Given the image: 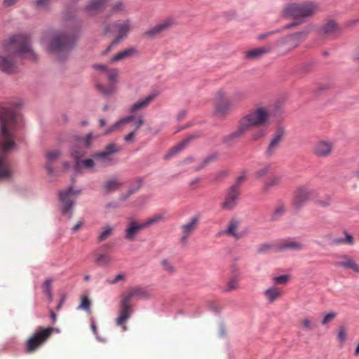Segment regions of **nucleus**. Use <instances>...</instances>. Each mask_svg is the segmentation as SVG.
<instances>
[{
  "instance_id": "nucleus-29",
  "label": "nucleus",
  "mask_w": 359,
  "mask_h": 359,
  "mask_svg": "<svg viewBox=\"0 0 359 359\" xmlns=\"http://www.w3.org/2000/svg\"><path fill=\"white\" fill-rule=\"evenodd\" d=\"M286 212V206L285 204L283 201H278L271 215V221H278L279 220L285 213Z\"/></svg>"
},
{
  "instance_id": "nucleus-43",
  "label": "nucleus",
  "mask_w": 359,
  "mask_h": 359,
  "mask_svg": "<svg viewBox=\"0 0 359 359\" xmlns=\"http://www.w3.org/2000/svg\"><path fill=\"white\" fill-rule=\"evenodd\" d=\"M353 243H354L353 237L351 234L347 233L346 231L345 232L344 238H342V237L337 238H334L332 240V243L335 244V245H339V244H342V243L352 245V244H353Z\"/></svg>"
},
{
  "instance_id": "nucleus-31",
  "label": "nucleus",
  "mask_w": 359,
  "mask_h": 359,
  "mask_svg": "<svg viewBox=\"0 0 359 359\" xmlns=\"http://www.w3.org/2000/svg\"><path fill=\"white\" fill-rule=\"evenodd\" d=\"M241 276L239 273L230 274L226 283V292L237 290L239 286Z\"/></svg>"
},
{
  "instance_id": "nucleus-42",
  "label": "nucleus",
  "mask_w": 359,
  "mask_h": 359,
  "mask_svg": "<svg viewBox=\"0 0 359 359\" xmlns=\"http://www.w3.org/2000/svg\"><path fill=\"white\" fill-rule=\"evenodd\" d=\"M161 265L163 270L169 275L175 273L176 269L174 264L168 259H163L161 261Z\"/></svg>"
},
{
  "instance_id": "nucleus-19",
  "label": "nucleus",
  "mask_w": 359,
  "mask_h": 359,
  "mask_svg": "<svg viewBox=\"0 0 359 359\" xmlns=\"http://www.w3.org/2000/svg\"><path fill=\"white\" fill-rule=\"evenodd\" d=\"M198 222V217H193L186 224L181 226L182 236L180 238V243L182 245H187L189 238L192 235L194 231L196 229L197 224Z\"/></svg>"
},
{
  "instance_id": "nucleus-5",
  "label": "nucleus",
  "mask_w": 359,
  "mask_h": 359,
  "mask_svg": "<svg viewBox=\"0 0 359 359\" xmlns=\"http://www.w3.org/2000/svg\"><path fill=\"white\" fill-rule=\"evenodd\" d=\"M269 113L264 107H257L251 109L248 114L239 121L238 129L231 133L228 140L238 137L244 135L253 126H259L265 124L269 119Z\"/></svg>"
},
{
  "instance_id": "nucleus-6",
  "label": "nucleus",
  "mask_w": 359,
  "mask_h": 359,
  "mask_svg": "<svg viewBox=\"0 0 359 359\" xmlns=\"http://www.w3.org/2000/svg\"><path fill=\"white\" fill-rule=\"evenodd\" d=\"M318 10L317 4L314 2H304L300 4H290L287 5L283 11L285 17L292 18L294 20L285 26L287 29L301 25L303 19L314 15Z\"/></svg>"
},
{
  "instance_id": "nucleus-1",
  "label": "nucleus",
  "mask_w": 359,
  "mask_h": 359,
  "mask_svg": "<svg viewBox=\"0 0 359 359\" xmlns=\"http://www.w3.org/2000/svg\"><path fill=\"white\" fill-rule=\"evenodd\" d=\"M81 26V20L73 21L64 29L48 32L41 41L48 53L55 55L59 61H64L76 47Z\"/></svg>"
},
{
  "instance_id": "nucleus-8",
  "label": "nucleus",
  "mask_w": 359,
  "mask_h": 359,
  "mask_svg": "<svg viewBox=\"0 0 359 359\" xmlns=\"http://www.w3.org/2000/svg\"><path fill=\"white\" fill-rule=\"evenodd\" d=\"M246 177V172H243L240 176L236 177L235 182L226 191V210H233L238 204L241 198V185Z\"/></svg>"
},
{
  "instance_id": "nucleus-44",
  "label": "nucleus",
  "mask_w": 359,
  "mask_h": 359,
  "mask_svg": "<svg viewBox=\"0 0 359 359\" xmlns=\"http://www.w3.org/2000/svg\"><path fill=\"white\" fill-rule=\"evenodd\" d=\"M202 136V133L201 132H196L189 135L187 138H185L182 142L179 144L182 147V149H184L191 141L199 138Z\"/></svg>"
},
{
  "instance_id": "nucleus-54",
  "label": "nucleus",
  "mask_w": 359,
  "mask_h": 359,
  "mask_svg": "<svg viewBox=\"0 0 359 359\" xmlns=\"http://www.w3.org/2000/svg\"><path fill=\"white\" fill-rule=\"evenodd\" d=\"M310 32L311 29L309 28H306L301 32L293 34V38H298L302 43L308 36Z\"/></svg>"
},
{
  "instance_id": "nucleus-28",
  "label": "nucleus",
  "mask_w": 359,
  "mask_h": 359,
  "mask_svg": "<svg viewBox=\"0 0 359 359\" xmlns=\"http://www.w3.org/2000/svg\"><path fill=\"white\" fill-rule=\"evenodd\" d=\"M114 230V226L109 224H105L104 226L101 227L100 231L97 237V242L102 243L107 240L113 235Z\"/></svg>"
},
{
  "instance_id": "nucleus-10",
  "label": "nucleus",
  "mask_w": 359,
  "mask_h": 359,
  "mask_svg": "<svg viewBox=\"0 0 359 359\" xmlns=\"http://www.w3.org/2000/svg\"><path fill=\"white\" fill-rule=\"evenodd\" d=\"M135 120V129L124 137V140L126 142H133L136 132L144 124V119L142 116H139L137 118H136L134 115H128L123 117V118L120 119L119 121H116L114 124L111 126L109 128H107L104 132V135H108L114 130H118L119 128L125 126L126 123L133 121Z\"/></svg>"
},
{
  "instance_id": "nucleus-50",
  "label": "nucleus",
  "mask_w": 359,
  "mask_h": 359,
  "mask_svg": "<svg viewBox=\"0 0 359 359\" xmlns=\"http://www.w3.org/2000/svg\"><path fill=\"white\" fill-rule=\"evenodd\" d=\"M118 74V70L117 69H109L107 72V76L109 81L111 83H116Z\"/></svg>"
},
{
  "instance_id": "nucleus-53",
  "label": "nucleus",
  "mask_w": 359,
  "mask_h": 359,
  "mask_svg": "<svg viewBox=\"0 0 359 359\" xmlns=\"http://www.w3.org/2000/svg\"><path fill=\"white\" fill-rule=\"evenodd\" d=\"M97 90L104 95H109L114 93V88L112 86L105 87L102 84H97Z\"/></svg>"
},
{
  "instance_id": "nucleus-4",
  "label": "nucleus",
  "mask_w": 359,
  "mask_h": 359,
  "mask_svg": "<svg viewBox=\"0 0 359 359\" xmlns=\"http://www.w3.org/2000/svg\"><path fill=\"white\" fill-rule=\"evenodd\" d=\"M151 294L146 288L140 286L128 288L121 294L120 301V314L116 319L117 326H123V330H126L125 323L133 313L131 302L133 299H148Z\"/></svg>"
},
{
  "instance_id": "nucleus-58",
  "label": "nucleus",
  "mask_w": 359,
  "mask_h": 359,
  "mask_svg": "<svg viewBox=\"0 0 359 359\" xmlns=\"http://www.w3.org/2000/svg\"><path fill=\"white\" fill-rule=\"evenodd\" d=\"M60 156V151H58V150H53V151H48L46 154V157L48 159V161H51L55 160Z\"/></svg>"
},
{
  "instance_id": "nucleus-59",
  "label": "nucleus",
  "mask_w": 359,
  "mask_h": 359,
  "mask_svg": "<svg viewBox=\"0 0 359 359\" xmlns=\"http://www.w3.org/2000/svg\"><path fill=\"white\" fill-rule=\"evenodd\" d=\"M289 276L287 275H281L273 278V282L277 285H283L287 282Z\"/></svg>"
},
{
  "instance_id": "nucleus-16",
  "label": "nucleus",
  "mask_w": 359,
  "mask_h": 359,
  "mask_svg": "<svg viewBox=\"0 0 359 359\" xmlns=\"http://www.w3.org/2000/svg\"><path fill=\"white\" fill-rule=\"evenodd\" d=\"M284 135V128L279 127L273 135V137L265 151V155L267 158H271L275 154L276 151L280 147V142H282Z\"/></svg>"
},
{
  "instance_id": "nucleus-14",
  "label": "nucleus",
  "mask_w": 359,
  "mask_h": 359,
  "mask_svg": "<svg viewBox=\"0 0 359 359\" xmlns=\"http://www.w3.org/2000/svg\"><path fill=\"white\" fill-rule=\"evenodd\" d=\"M313 194V191L305 187H301L297 189L292 201V206L295 210H300L308 203Z\"/></svg>"
},
{
  "instance_id": "nucleus-34",
  "label": "nucleus",
  "mask_w": 359,
  "mask_h": 359,
  "mask_svg": "<svg viewBox=\"0 0 359 359\" xmlns=\"http://www.w3.org/2000/svg\"><path fill=\"white\" fill-rule=\"evenodd\" d=\"M264 295L268 302L271 303L280 297L281 290L275 287H271L264 292Z\"/></svg>"
},
{
  "instance_id": "nucleus-18",
  "label": "nucleus",
  "mask_w": 359,
  "mask_h": 359,
  "mask_svg": "<svg viewBox=\"0 0 359 359\" xmlns=\"http://www.w3.org/2000/svg\"><path fill=\"white\" fill-rule=\"evenodd\" d=\"M144 229L146 228L143 222L137 223L135 219L129 218L125 229V239L129 241H134L139 232Z\"/></svg>"
},
{
  "instance_id": "nucleus-13",
  "label": "nucleus",
  "mask_w": 359,
  "mask_h": 359,
  "mask_svg": "<svg viewBox=\"0 0 359 359\" xmlns=\"http://www.w3.org/2000/svg\"><path fill=\"white\" fill-rule=\"evenodd\" d=\"M121 149L114 143L107 145L102 151L95 153L92 157L95 160H100L104 165H109L114 163L112 154L120 152Z\"/></svg>"
},
{
  "instance_id": "nucleus-15",
  "label": "nucleus",
  "mask_w": 359,
  "mask_h": 359,
  "mask_svg": "<svg viewBox=\"0 0 359 359\" xmlns=\"http://www.w3.org/2000/svg\"><path fill=\"white\" fill-rule=\"evenodd\" d=\"M113 27L118 34L114 39V43H118L122 39L127 37L129 32L132 30V22L130 19L115 22L113 24Z\"/></svg>"
},
{
  "instance_id": "nucleus-26",
  "label": "nucleus",
  "mask_w": 359,
  "mask_h": 359,
  "mask_svg": "<svg viewBox=\"0 0 359 359\" xmlns=\"http://www.w3.org/2000/svg\"><path fill=\"white\" fill-rule=\"evenodd\" d=\"M271 51V47L269 46L254 48L246 51L245 53V57L248 60H258Z\"/></svg>"
},
{
  "instance_id": "nucleus-3",
  "label": "nucleus",
  "mask_w": 359,
  "mask_h": 359,
  "mask_svg": "<svg viewBox=\"0 0 359 359\" xmlns=\"http://www.w3.org/2000/svg\"><path fill=\"white\" fill-rule=\"evenodd\" d=\"M16 103H8L0 107V133L3 139L1 149L4 152L11 151L15 146L14 133L16 130V116L14 107Z\"/></svg>"
},
{
  "instance_id": "nucleus-22",
  "label": "nucleus",
  "mask_w": 359,
  "mask_h": 359,
  "mask_svg": "<svg viewBox=\"0 0 359 359\" xmlns=\"http://www.w3.org/2000/svg\"><path fill=\"white\" fill-rule=\"evenodd\" d=\"M109 0H91L83 8V11L89 15H95L102 10Z\"/></svg>"
},
{
  "instance_id": "nucleus-12",
  "label": "nucleus",
  "mask_w": 359,
  "mask_h": 359,
  "mask_svg": "<svg viewBox=\"0 0 359 359\" xmlns=\"http://www.w3.org/2000/svg\"><path fill=\"white\" fill-rule=\"evenodd\" d=\"M175 20L173 18L169 17L162 20L161 22L156 24L147 30L143 36L147 39H154L159 36L163 32L168 31L172 26L175 25Z\"/></svg>"
},
{
  "instance_id": "nucleus-48",
  "label": "nucleus",
  "mask_w": 359,
  "mask_h": 359,
  "mask_svg": "<svg viewBox=\"0 0 359 359\" xmlns=\"http://www.w3.org/2000/svg\"><path fill=\"white\" fill-rule=\"evenodd\" d=\"M90 306H91V303H90V299L86 296H84V297H81V304L79 306L78 309L84 310L87 312H90Z\"/></svg>"
},
{
  "instance_id": "nucleus-64",
  "label": "nucleus",
  "mask_w": 359,
  "mask_h": 359,
  "mask_svg": "<svg viewBox=\"0 0 359 359\" xmlns=\"http://www.w3.org/2000/svg\"><path fill=\"white\" fill-rule=\"evenodd\" d=\"M19 0H4L3 1V6L4 8H8L15 5Z\"/></svg>"
},
{
  "instance_id": "nucleus-40",
  "label": "nucleus",
  "mask_w": 359,
  "mask_h": 359,
  "mask_svg": "<svg viewBox=\"0 0 359 359\" xmlns=\"http://www.w3.org/2000/svg\"><path fill=\"white\" fill-rule=\"evenodd\" d=\"M53 279L46 278L43 283L42 284V288L43 294L48 298L50 301L53 299V294H52V283Z\"/></svg>"
},
{
  "instance_id": "nucleus-24",
  "label": "nucleus",
  "mask_w": 359,
  "mask_h": 359,
  "mask_svg": "<svg viewBox=\"0 0 359 359\" xmlns=\"http://www.w3.org/2000/svg\"><path fill=\"white\" fill-rule=\"evenodd\" d=\"M156 97V93H151L146 97L136 102L133 105H131L129 109L130 113L133 114L137 111H140L147 108Z\"/></svg>"
},
{
  "instance_id": "nucleus-20",
  "label": "nucleus",
  "mask_w": 359,
  "mask_h": 359,
  "mask_svg": "<svg viewBox=\"0 0 359 359\" xmlns=\"http://www.w3.org/2000/svg\"><path fill=\"white\" fill-rule=\"evenodd\" d=\"M334 144L330 141L320 140L313 147V154L321 158L329 156L332 154Z\"/></svg>"
},
{
  "instance_id": "nucleus-49",
  "label": "nucleus",
  "mask_w": 359,
  "mask_h": 359,
  "mask_svg": "<svg viewBox=\"0 0 359 359\" xmlns=\"http://www.w3.org/2000/svg\"><path fill=\"white\" fill-rule=\"evenodd\" d=\"M302 323L305 330L311 331L316 327V324L308 318L303 319Z\"/></svg>"
},
{
  "instance_id": "nucleus-41",
  "label": "nucleus",
  "mask_w": 359,
  "mask_h": 359,
  "mask_svg": "<svg viewBox=\"0 0 359 359\" xmlns=\"http://www.w3.org/2000/svg\"><path fill=\"white\" fill-rule=\"evenodd\" d=\"M86 147L81 148L78 146H74L72 150V156L74 160V162L79 161L86 154Z\"/></svg>"
},
{
  "instance_id": "nucleus-9",
  "label": "nucleus",
  "mask_w": 359,
  "mask_h": 359,
  "mask_svg": "<svg viewBox=\"0 0 359 359\" xmlns=\"http://www.w3.org/2000/svg\"><path fill=\"white\" fill-rule=\"evenodd\" d=\"M81 194V190L73 189L72 186L63 191L58 192L59 198L62 203V213L67 215L68 219L72 217V209L77 196Z\"/></svg>"
},
{
  "instance_id": "nucleus-60",
  "label": "nucleus",
  "mask_w": 359,
  "mask_h": 359,
  "mask_svg": "<svg viewBox=\"0 0 359 359\" xmlns=\"http://www.w3.org/2000/svg\"><path fill=\"white\" fill-rule=\"evenodd\" d=\"M278 32H279V30L276 29V30L262 33V34L257 35V39L259 41H264V40L266 39L268 37H269Z\"/></svg>"
},
{
  "instance_id": "nucleus-27",
  "label": "nucleus",
  "mask_w": 359,
  "mask_h": 359,
  "mask_svg": "<svg viewBox=\"0 0 359 359\" xmlns=\"http://www.w3.org/2000/svg\"><path fill=\"white\" fill-rule=\"evenodd\" d=\"M137 53V49L135 48H127L126 50H123V51H121L111 57L109 60L110 63H114L117 62H120L122 60H124L126 59H128L129 57H131Z\"/></svg>"
},
{
  "instance_id": "nucleus-61",
  "label": "nucleus",
  "mask_w": 359,
  "mask_h": 359,
  "mask_svg": "<svg viewBox=\"0 0 359 359\" xmlns=\"http://www.w3.org/2000/svg\"><path fill=\"white\" fill-rule=\"evenodd\" d=\"M126 276L123 273H119L116 276L115 278L113 280H107V283L110 285H114L116 284L118 282L121 280H123L125 279Z\"/></svg>"
},
{
  "instance_id": "nucleus-51",
  "label": "nucleus",
  "mask_w": 359,
  "mask_h": 359,
  "mask_svg": "<svg viewBox=\"0 0 359 359\" xmlns=\"http://www.w3.org/2000/svg\"><path fill=\"white\" fill-rule=\"evenodd\" d=\"M266 134V130L264 128H259L255 130L251 135V140L256 141Z\"/></svg>"
},
{
  "instance_id": "nucleus-17",
  "label": "nucleus",
  "mask_w": 359,
  "mask_h": 359,
  "mask_svg": "<svg viewBox=\"0 0 359 359\" xmlns=\"http://www.w3.org/2000/svg\"><path fill=\"white\" fill-rule=\"evenodd\" d=\"M212 115L216 118H223L224 116V91L222 89L219 90L212 100Z\"/></svg>"
},
{
  "instance_id": "nucleus-45",
  "label": "nucleus",
  "mask_w": 359,
  "mask_h": 359,
  "mask_svg": "<svg viewBox=\"0 0 359 359\" xmlns=\"http://www.w3.org/2000/svg\"><path fill=\"white\" fill-rule=\"evenodd\" d=\"M54 0H36L35 5L39 9L47 10L53 3Z\"/></svg>"
},
{
  "instance_id": "nucleus-46",
  "label": "nucleus",
  "mask_w": 359,
  "mask_h": 359,
  "mask_svg": "<svg viewBox=\"0 0 359 359\" xmlns=\"http://www.w3.org/2000/svg\"><path fill=\"white\" fill-rule=\"evenodd\" d=\"M143 181L141 178L137 179L129 187L128 189V194L131 195L134 193H135L137 190H139L142 185Z\"/></svg>"
},
{
  "instance_id": "nucleus-63",
  "label": "nucleus",
  "mask_w": 359,
  "mask_h": 359,
  "mask_svg": "<svg viewBox=\"0 0 359 359\" xmlns=\"http://www.w3.org/2000/svg\"><path fill=\"white\" fill-rule=\"evenodd\" d=\"M93 67L96 69V70H98V71H100L102 72H104L107 74V72H108V70L109 69V68L107 66V65H100V64H95Z\"/></svg>"
},
{
  "instance_id": "nucleus-37",
  "label": "nucleus",
  "mask_w": 359,
  "mask_h": 359,
  "mask_svg": "<svg viewBox=\"0 0 359 359\" xmlns=\"http://www.w3.org/2000/svg\"><path fill=\"white\" fill-rule=\"evenodd\" d=\"M126 11V6L121 1L115 2L110 10V13L104 16L105 20L109 19L113 14L124 13Z\"/></svg>"
},
{
  "instance_id": "nucleus-2",
  "label": "nucleus",
  "mask_w": 359,
  "mask_h": 359,
  "mask_svg": "<svg viewBox=\"0 0 359 359\" xmlns=\"http://www.w3.org/2000/svg\"><path fill=\"white\" fill-rule=\"evenodd\" d=\"M2 49L6 55L0 53V71L8 74L17 72V56L32 61H36L38 59V55L32 48L29 36L25 34L11 36L8 41L3 43Z\"/></svg>"
},
{
  "instance_id": "nucleus-39",
  "label": "nucleus",
  "mask_w": 359,
  "mask_h": 359,
  "mask_svg": "<svg viewBox=\"0 0 359 359\" xmlns=\"http://www.w3.org/2000/svg\"><path fill=\"white\" fill-rule=\"evenodd\" d=\"M111 261V257L104 253L95 255V262L101 266H108Z\"/></svg>"
},
{
  "instance_id": "nucleus-25",
  "label": "nucleus",
  "mask_w": 359,
  "mask_h": 359,
  "mask_svg": "<svg viewBox=\"0 0 359 359\" xmlns=\"http://www.w3.org/2000/svg\"><path fill=\"white\" fill-rule=\"evenodd\" d=\"M339 30L338 25L333 20H329L322 25L319 34L324 37H329L337 34Z\"/></svg>"
},
{
  "instance_id": "nucleus-62",
  "label": "nucleus",
  "mask_w": 359,
  "mask_h": 359,
  "mask_svg": "<svg viewBox=\"0 0 359 359\" xmlns=\"http://www.w3.org/2000/svg\"><path fill=\"white\" fill-rule=\"evenodd\" d=\"M217 159V156L215 154H211V155H209L203 161V165H205V167L208 166L210 163H211L212 162L215 161V160Z\"/></svg>"
},
{
  "instance_id": "nucleus-52",
  "label": "nucleus",
  "mask_w": 359,
  "mask_h": 359,
  "mask_svg": "<svg viewBox=\"0 0 359 359\" xmlns=\"http://www.w3.org/2000/svg\"><path fill=\"white\" fill-rule=\"evenodd\" d=\"M271 168V165L267 164L264 165L262 168H259L258 170H257L255 173V175L257 178H261L266 175L269 170Z\"/></svg>"
},
{
  "instance_id": "nucleus-30",
  "label": "nucleus",
  "mask_w": 359,
  "mask_h": 359,
  "mask_svg": "<svg viewBox=\"0 0 359 359\" xmlns=\"http://www.w3.org/2000/svg\"><path fill=\"white\" fill-rule=\"evenodd\" d=\"M94 166L95 161L93 159H80L79 161L74 162L73 168L75 172H80L83 168L90 170L93 169Z\"/></svg>"
},
{
  "instance_id": "nucleus-7",
  "label": "nucleus",
  "mask_w": 359,
  "mask_h": 359,
  "mask_svg": "<svg viewBox=\"0 0 359 359\" xmlns=\"http://www.w3.org/2000/svg\"><path fill=\"white\" fill-rule=\"evenodd\" d=\"M54 330L55 329L50 327H39L34 334L27 340L25 352L31 353L36 351L48 339Z\"/></svg>"
},
{
  "instance_id": "nucleus-35",
  "label": "nucleus",
  "mask_w": 359,
  "mask_h": 359,
  "mask_svg": "<svg viewBox=\"0 0 359 359\" xmlns=\"http://www.w3.org/2000/svg\"><path fill=\"white\" fill-rule=\"evenodd\" d=\"M281 183V177L273 176L268 182H266L263 188L262 192L266 194L271 189L278 187Z\"/></svg>"
},
{
  "instance_id": "nucleus-56",
  "label": "nucleus",
  "mask_w": 359,
  "mask_h": 359,
  "mask_svg": "<svg viewBox=\"0 0 359 359\" xmlns=\"http://www.w3.org/2000/svg\"><path fill=\"white\" fill-rule=\"evenodd\" d=\"M182 149H183L182 148V147L178 144L175 147H173L170 151H168L167 154L164 156L163 159L168 160L170 158Z\"/></svg>"
},
{
  "instance_id": "nucleus-32",
  "label": "nucleus",
  "mask_w": 359,
  "mask_h": 359,
  "mask_svg": "<svg viewBox=\"0 0 359 359\" xmlns=\"http://www.w3.org/2000/svg\"><path fill=\"white\" fill-rule=\"evenodd\" d=\"M121 185V182L116 177H113L104 183L103 188L106 194H109L118 189Z\"/></svg>"
},
{
  "instance_id": "nucleus-21",
  "label": "nucleus",
  "mask_w": 359,
  "mask_h": 359,
  "mask_svg": "<svg viewBox=\"0 0 359 359\" xmlns=\"http://www.w3.org/2000/svg\"><path fill=\"white\" fill-rule=\"evenodd\" d=\"M304 245L302 243L295 241L292 238H288L278 243V250L280 252L285 251H296L299 252L302 250Z\"/></svg>"
},
{
  "instance_id": "nucleus-47",
  "label": "nucleus",
  "mask_w": 359,
  "mask_h": 359,
  "mask_svg": "<svg viewBox=\"0 0 359 359\" xmlns=\"http://www.w3.org/2000/svg\"><path fill=\"white\" fill-rule=\"evenodd\" d=\"M11 175L10 171L8 170L6 165L3 162L0 157V179L8 178Z\"/></svg>"
},
{
  "instance_id": "nucleus-33",
  "label": "nucleus",
  "mask_w": 359,
  "mask_h": 359,
  "mask_svg": "<svg viewBox=\"0 0 359 359\" xmlns=\"http://www.w3.org/2000/svg\"><path fill=\"white\" fill-rule=\"evenodd\" d=\"M277 43L278 45L287 44L290 46V49H293V48L297 47L301 43V41L297 37L293 38V34H292L286 37L279 39L277 41Z\"/></svg>"
},
{
  "instance_id": "nucleus-11",
  "label": "nucleus",
  "mask_w": 359,
  "mask_h": 359,
  "mask_svg": "<svg viewBox=\"0 0 359 359\" xmlns=\"http://www.w3.org/2000/svg\"><path fill=\"white\" fill-rule=\"evenodd\" d=\"M241 219L238 217L231 218L226 228V236L231 237L236 241H238L246 236L249 233L250 229L248 227L241 229Z\"/></svg>"
},
{
  "instance_id": "nucleus-36",
  "label": "nucleus",
  "mask_w": 359,
  "mask_h": 359,
  "mask_svg": "<svg viewBox=\"0 0 359 359\" xmlns=\"http://www.w3.org/2000/svg\"><path fill=\"white\" fill-rule=\"evenodd\" d=\"M165 220L164 213H157L143 222L145 228L158 224Z\"/></svg>"
},
{
  "instance_id": "nucleus-38",
  "label": "nucleus",
  "mask_w": 359,
  "mask_h": 359,
  "mask_svg": "<svg viewBox=\"0 0 359 359\" xmlns=\"http://www.w3.org/2000/svg\"><path fill=\"white\" fill-rule=\"evenodd\" d=\"M73 139L75 142H76L79 144H83L86 149H89L91 146L93 137V134L90 133L87 134L85 138L78 135H75L73 137Z\"/></svg>"
},
{
  "instance_id": "nucleus-23",
  "label": "nucleus",
  "mask_w": 359,
  "mask_h": 359,
  "mask_svg": "<svg viewBox=\"0 0 359 359\" xmlns=\"http://www.w3.org/2000/svg\"><path fill=\"white\" fill-rule=\"evenodd\" d=\"M341 260L334 264L336 266L342 267L345 269H352L356 273H359V266L355 262L354 259L348 255L341 257Z\"/></svg>"
},
{
  "instance_id": "nucleus-57",
  "label": "nucleus",
  "mask_w": 359,
  "mask_h": 359,
  "mask_svg": "<svg viewBox=\"0 0 359 359\" xmlns=\"http://www.w3.org/2000/svg\"><path fill=\"white\" fill-rule=\"evenodd\" d=\"M90 327H91V330H92L93 334L95 335V337H96L97 340H99V341H100L102 342H105L106 341V339L101 338V337H100L98 336L97 326L95 325V321L93 318H90Z\"/></svg>"
},
{
  "instance_id": "nucleus-55",
  "label": "nucleus",
  "mask_w": 359,
  "mask_h": 359,
  "mask_svg": "<svg viewBox=\"0 0 359 359\" xmlns=\"http://www.w3.org/2000/svg\"><path fill=\"white\" fill-rule=\"evenodd\" d=\"M336 316H337V313L334 311H331V312L327 313L326 315H325V316L323 317V318L321 321L322 325H325L328 324L329 323L332 322L335 318Z\"/></svg>"
}]
</instances>
